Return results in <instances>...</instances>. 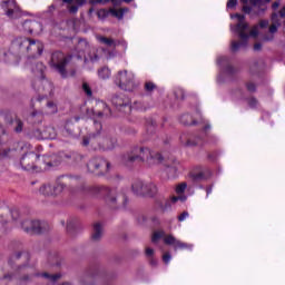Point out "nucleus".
I'll return each instance as SVG.
<instances>
[{
	"label": "nucleus",
	"mask_w": 285,
	"mask_h": 285,
	"mask_svg": "<svg viewBox=\"0 0 285 285\" xmlns=\"http://www.w3.org/2000/svg\"><path fill=\"white\" fill-rule=\"evenodd\" d=\"M161 154L150 150L148 147H136L121 156L124 166H132L135 161H146L149 166L161 164Z\"/></svg>",
	"instance_id": "1"
},
{
	"label": "nucleus",
	"mask_w": 285,
	"mask_h": 285,
	"mask_svg": "<svg viewBox=\"0 0 285 285\" xmlns=\"http://www.w3.org/2000/svg\"><path fill=\"white\" fill-rule=\"evenodd\" d=\"M87 190H89V193H92L94 195H105L106 203L111 208H126V206H128V197L124 194H117V190L115 189H110L106 186L96 185L92 187H88Z\"/></svg>",
	"instance_id": "2"
},
{
	"label": "nucleus",
	"mask_w": 285,
	"mask_h": 285,
	"mask_svg": "<svg viewBox=\"0 0 285 285\" xmlns=\"http://www.w3.org/2000/svg\"><path fill=\"white\" fill-rule=\"evenodd\" d=\"M235 18L238 19L239 23L236 26V32H238L240 42L232 41V51L237 52L242 47L246 46L248 43V33L246 30H248V23L244 22V16L236 13Z\"/></svg>",
	"instance_id": "3"
},
{
	"label": "nucleus",
	"mask_w": 285,
	"mask_h": 285,
	"mask_svg": "<svg viewBox=\"0 0 285 285\" xmlns=\"http://www.w3.org/2000/svg\"><path fill=\"white\" fill-rule=\"evenodd\" d=\"M115 83L119 86L121 90H126L127 92H132L137 85L135 83V73L128 70H120L115 76Z\"/></svg>",
	"instance_id": "4"
},
{
	"label": "nucleus",
	"mask_w": 285,
	"mask_h": 285,
	"mask_svg": "<svg viewBox=\"0 0 285 285\" xmlns=\"http://www.w3.org/2000/svg\"><path fill=\"white\" fill-rule=\"evenodd\" d=\"M97 108H102L98 109L94 112V128L96 131H90L89 137L90 138H95L97 137V135H99V132H101L102 126L101 122L99 121V119H106L108 117H110V115H112V111H110L108 105H106V102H98L97 104Z\"/></svg>",
	"instance_id": "5"
},
{
	"label": "nucleus",
	"mask_w": 285,
	"mask_h": 285,
	"mask_svg": "<svg viewBox=\"0 0 285 285\" xmlns=\"http://www.w3.org/2000/svg\"><path fill=\"white\" fill-rule=\"evenodd\" d=\"M76 50L78 52V59H81V55H83V52H87V55L85 56V63H88V61H91L92 63L99 61V50L95 47H90V45H88V41L86 40H79L76 46Z\"/></svg>",
	"instance_id": "6"
},
{
	"label": "nucleus",
	"mask_w": 285,
	"mask_h": 285,
	"mask_svg": "<svg viewBox=\"0 0 285 285\" xmlns=\"http://www.w3.org/2000/svg\"><path fill=\"white\" fill-rule=\"evenodd\" d=\"M131 189L135 195L148 197H155L159 190L155 183H144V180H135L131 185Z\"/></svg>",
	"instance_id": "7"
},
{
	"label": "nucleus",
	"mask_w": 285,
	"mask_h": 285,
	"mask_svg": "<svg viewBox=\"0 0 285 285\" xmlns=\"http://www.w3.org/2000/svg\"><path fill=\"white\" fill-rule=\"evenodd\" d=\"M72 56H66L61 51H56L51 55V67L61 75V77H67L66 66L70 63Z\"/></svg>",
	"instance_id": "8"
},
{
	"label": "nucleus",
	"mask_w": 285,
	"mask_h": 285,
	"mask_svg": "<svg viewBox=\"0 0 285 285\" xmlns=\"http://www.w3.org/2000/svg\"><path fill=\"white\" fill-rule=\"evenodd\" d=\"M10 217L13 222L19 219V212L18 210H10L8 208L2 209L0 213V230L1 233H10Z\"/></svg>",
	"instance_id": "9"
},
{
	"label": "nucleus",
	"mask_w": 285,
	"mask_h": 285,
	"mask_svg": "<svg viewBox=\"0 0 285 285\" xmlns=\"http://www.w3.org/2000/svg\"><path fill=\"white\" fill-rule=\"evenodd\" d=\"M87 168L89 173H97L99 170L100 173H108L110 170V163L104 158H92L87 164Z\"/></svg>",
	"instance_id": "10"
},
{
	"label": "nucleus",
	"mask_w": 285,
	"mask_h": 285,
	"mask_svg": "<svg viewBox=\"0 0 285 285\" xmlns=\"http://www.w3.org/2000/svg\"><path fill=\"white\" fill-rule=\"evenodd\" d=\"M164 243L167 246H173L174 250H193V245L191 244L184 243V242L177 239L173 235L165 236Z\"/></svg>",
	"instance_id": "11"
},
{
	"label": "nucleus",
	"mask_w": 285,
	"mask_h": 285,
	"mask_svg": "<svg viewBox=\"0 0 285 285\" xmlns=\"http://www.w3.org/2000/svg\"><path fill=\"white\" fill-rule=\"evenodd\" d=\"M65 185L61 181L57 183V186L52 187L50 185H42L39 189L40 195L45 197H50L52 195H60L63 191Z\"/></svg>",
	"instance_id": "12"
},
{
	"label": "nucleus",
	"mask_w": 285,
	"mask_h": 285,
	"mask_svg": "<svg viewBox=\"0 0 285 285\" xmlns=\"http://www.w3.org/2000/svg\"><path fill=\"white\" fill-rule=\"evenodd\" d=\"M17 46L20 48L22 52H35L37 50V40L30 38H19L17 40Z\"/></svg>",
	"instance_id": "13"
},
{
	"label": "nucleus",
	"mask_w": 285,
	"mask_h": 285,
	"mask_svg": "<svg viewBox=\"0 0 285 285\" xmlns=\"http://www.w3.org/2000/svg\"><path fill=\"white\" fill-rule=\"evenodd\" d=\"M21 226L27 235H30L31 237L37 235V220L35 218H26L21 223Z\"/></svg>",
	"instance_id": "14"
},
{
	"label": "nucleus",
	"mask_w": 285,
	"mask_h": 285,
	"mask_svg": "<svg viewBox=\"0 0 285 285\" xmlns=\"http://www.w3.org/2000/svg\"><path fill=\"white\" fill-rule=\"evenodd\" d=\"M18 28L24 32H28L29 35H32V31L35 30V19H22Z\"/></svg>",
	"instance_id": "15"
},
{
	"label": "nucleus",
	"mask_w": 285,
	"mask_h": 285,
	"mask_svg": "<svg viewBox=\"0 0 285 285\" xmlns=\"http://www.w3.org/2000/svg\"><path fill=\"white\" fill-rule=\"evenodd\" d=\"M63 3H67L69 12L75 14L79 10V7L83 4V0H62Z\"/></svg>",
	"instance_id": "16"
},
{
	"label": "nucleus",
	"mask_w": 285,
	"mask_h": 285,
	"mask_svg": "<svg viewBox=\"0 0 285 285\" xmlns=\"http://www.w3.org/2000/svg\"><path fill=\"white\" fill-rule=\"evenodd\" d=\"M26 69L35 75V71L37 70V57L33 53L27 57Z\"/></svg>",
	"instance_id": "17"
},
{
	"label": "nucleus",
	"mask_w": 285,
	"mask_h": 285,
	"mask_svg": "<svg viewBox=\"0 0 285 285\" xmlns=\"http://www.w3.org/2000/svg\"><path fill=\"white\" fill-rule=\"evenodd\" d=\"M31 159H36L35 154L26 155L22 157L20 164H21V166H23L24 170H35V163L30 164Z\"/></svg>",
	"instance_id": "18"
},
{
	"label": "nucleus",
	"mask_w": 285,
	"mask_h": 285,
	"mask_svg": "<svg viewBox=\"0 0 285 285\" xmlns=\"http://www.w3.org/2000/svg\"><path fill=\"white\" fill-rule=\"evenodd\" d=\"M180 141L183 144V146H204V141H202V138L197 137V138H189L186 140V136H181L180 137Z\"/></svg>",
	"instance_id": "19"
},
{
	"label": "nucleus",
	"mask_w": 285,
	"mask_h": 285,
	"mask_svg": "<svg viewBox=\"0 0 285 285\" xmlns=\"http://www.w3.org/2000/svg\"><path fill=\"white\" fill-rule=\"evenodd\" d=\"M102 235H104V226H101V224H99V223L94 224L91 239L94 242H99V239H101Z\"/></svg>",
	"instance_id": "20"
},
{
	"label": "nucleus",
	"mask_w": 285,
	"mask_h": 285,
	"mask_svg": "<svg viewBox=\"0 0 285 285\" xmlns=\"http://www.w3.org/2000/svg\"><path fill=\"white\" fill-rule=\"evenodd\" d=\"M97 40L99 41V43H102V46H107V48H117L118 42L112 38L97 36Z\"/></svg>",
	"instance_id": "21"
},
{
	"label": "nucleus",
	"mask_w": 285,
	"mask_h": 285,
	"mask_svg": "<svg viewBox=\"0 0 285 285\" xmlns=\"http://www.w3.org/2000/svg\"><path fill=\"white\" fill-rule=\"evenodd\" d=\"M264 1L268 3L271 0H249V2L254 6V8H258V11L256 12V14H262V12L266 10V3Z\"/></svg>",
	"instance_id": "22"
},
{
	"label": "nucleus",
	"mask_w": 285,
	"mask_h": 285,
	"mask_svg": "<svg viewBox=\"0 0 285 285\" xmlns=\"http://www.w3.org/2000/svg\"><path fill=\"white\" fill-rule=\"evenodd\" d=\"M7 17L9 19H19V17H23V12H21V9L19 7H14L13 9H8L6 11Z\"/></svg>",
	"instance_id": "23"
},
{
	"label": "nucleus",
	"mask_w": 285,
	"mask_h": 285,
	"mask_svg": "<svg viewBox=\"0 0 285 285\" xmlns=\"http://www.w3.org/2000/svg\"><path fill=\"white\" fill-rule=\"evenodd\" d=\"M111 104L112 106H115L116 108H118L119 110H121V108L128 106V104H126L124 101V98L122 97H119V96H115L111 98Z\"/></svg>",
	"instance_id": "24"
},
{
	"label": "nucleus",
	"mask_w": 285,
	"mask_h": 285,
	"mask_svg": "<svg viewBox=\"0 0 285 285\" xmlns=\"http://www.w3.org/2000/svg\"><path fill=\"white\" fill-rule=\"evenodd\" d=\"M125 12H128V9H115V8L109 9V14H111L112 17H116V19H124Z\"/></svg>",
	"instance_id": "25"
},
{
	"label": "nucleus",
	"mask_w": 285,
	"mask_h": 285,
	"mask_svg": "<svg viewBox=\"0 0 285 285\" xmlns=\"http://www.w3.org/2000/svg\"><path fill=\"white\" fill-rule=\"evenodd\" d=\"M48 230H50V225L43 220H39L37 227L38 235H43V233H48Z\"/></svg>",
	"instance_id": "26"
},
{
	"label": "nucleus",
	"mask_w": 285,
	"mask_h": 285,
	"mask_svg": "<svg viewBox=\"0 0 285 285\" xmlns=\"http://www.w3.org/2000/svg\"><path fill=\"white\" fill-rule=\"evenodd\" d=\"M41 86L43 90H46L47 94H45V97H50L52 95V82L49 80L43 79L41 81Z\"/></svg>",
	"instance_id": "27"
},
{
	"label": "nucleus",
	"mask_w": 285,
	"mask_h": 285,
	"mask_svg": "<svg viewBox=\"0 0 285 285\" xmlns=\"http://www.w3.org/2000/svg\"><path fill=\"white\" fill-rule=\"evenodd\" d=\"M272 21L273 23L269 27V32L275 33L277 32V28H279V20H277V13L272 14Z\"/></svg>",
	"instance_id": "28"
},
{
	"label": "nucleus",
	"mask_w": 285,
	"mask_h": 285,
	"mask_svg": "<svg viewBox=\"0 0 285 285\" xmlns=\"http://www.w3.org/2000/svg\"><path fill=\"white\" fill-rule=\"evenodd\" d=\"M37 276L38 277H45V279H49V282H57V279H61V274L50 275L48 273H40Z\"/></svg>",
	"instance_id": "29"
},
{
	"label": "nucleus",
	"mask_w": 285,
	"mask_h": 285,
	"mask_svg": "<svg viewBox=\"0 0 285 285\" xmlns=\"http://www.w3.org/2000/svg\"><path fill=\"white\" fill-rule=\"evenodd\" d=\"M161 237H164V239H166V232H164V230H156V232H154V234L151 236V242L154 244H157V242H159V239H161Z\"/></svg>",
	"instance_id": "30"
},
{
	"label": "nucleus",
	"mask_w": 285,
	"mask_h": 285,
	"mask_svg": "<svg viewBox=\"0 0 285 285\" xmlns=\"http://www.w3.org/2000/svg\"><path fill=\"white\" fill-rule=\"evenodd\" d=\"M98 77L100 79H110V70L108 69V67H102L101 69H99Z\"/></svg>",
	"instance_id": "31"
},
{
	"label": "nucleus",
	"mask_w": 285,
	"mask_h": 285,
	"mask_svg": "<svg viewBox=\"0 0 285 285\" xmlns=\"http://www.w3.org/2000/svg\"><path fill=\"white\" fill-rule=\"evenodd\" d=\"M57 110V104L52 100H49L47 102V115H55Z\"/></svg>",
	"instance_id": "32"
},
{
	"label": "nucleus",
	"mask_w": 285,
	"mask_h": 285,
	"mask_svg": "<svg viewBox=\"0 0 285 285\" xmlns=\"http://www.w3.org/2000/svg\"><path fill=\"white\" fill-rule=\"evenodd\" d=\"M14 132H22L23 130V121H21L20 119H16L11 121Z\"/></svg>",
	"instance_id": "33"
},
{
	"label": "nucleus",
	"mask_w": 285,
	"mask_h": 285,
	"mask_svg": "<svg viewBox=\"0 0 285 285\" xmlns=\"http://www.w3.org/2000/svg\"><path fill=\"white\" fill-rule=\"evenodd\" d=\"M117 146V139L116 138H107L105 139V147L110 150Z\"/></svg>",
	"instance_id": "34"
},
{
	"label": "nucleus",
	"mask_w": 285,
	"mask_h": 285,
	"mask_svg": "<svg viewBox=\"0 0 285 285\" xmlns=\"http://www.w3.org/2000/svg\"><path fill=\"white\" fill-rule=\"evenodd\" d=\"M145 90L146 92H155V90H157V85L153 81H147L145 82Z\"/></svg>",
	"instance_id": "35"
},
{
	"label": "nucleus",
	"mask_w": 285,
	"mask_h": 285,
	"mask_svg": "<svg viewBox=\"0 0 285 285\" xmlns=\"http://www.w3.org/2000/svg\"><path fill=\"white\" fill-rule=\"evenodd\" d=\"M82 90L87 97H92V89H90V85H88V82L82 83Z\"/></svg>",
	"instance_id": "36"
},
{
	"label": "nucleus",
	"mask_w": 285,
	"mask_h": 285,
	"mask_svg": "<svg viewBox=\"0 0 285 285\" xmlns=\"http://www.w3.org/2000/svg\"><path fill=\"white\" fill-rule=\"evenodd\" d=\"M52 128H47L45 131L40 132V139H53V137L48 134Z\"/></svg>",
	"instance_id": "37"
},
{
	"label": "nucleus",
	"mask_w": 285,
	"mask_h": 285,
	"mask_svg": "<svg viewBox=\"0 0 285 285\" xmlns=\"http://www.w3.org/2000/svg\"><path fill=\"white\" fill-rule=\"evenodd\" d=\"M186 183H181L179 185L176 186L175 191L177 193V195H181L184 193V190H186Z\"/></svg>",
	"instance_id": "38"
},
{
	"label": "nucleus",
	"mask_w": 285,
	"mask_h": 285,
	"mask_svg": "<svg viewBox=\"0 0 285 285\" xmlns=\"http://www.w3.org/2000/svg\"><path fill=\"white\" fill-rule=\"evenodd\" d=\"M247 104H248L249 108H257L259 102L255 98H249L247 100Z\"/></svg>",
	"instance_id": "39"
},
{
	"label": "nucleus",
	"mask_w": 285,
	"mask_h": 285,
	"mask_svg": "<svg viewBox=\"0 0 285 285\" xmlns=\"http://www.w3.org/2000/svg\"><path fill=\"white\" fill-rule=\"evenodd\" d=\"M188 217H190V214H188V212H183V213L178 216V222H186V219H188Z\"/></svg>",
	"instance_id": "40"
},
{
	"label": "nucleus",
	"mask_w": 285,
	"mask_h": 285,
	"mask_svg": "<svg viewBox=\"0 0 285 285\" xmlns=\"http://www.w3.org/2000/svg\"><path fill=\"white\" fill-rule=\"evenodd\" d=\"M3 279H6L7 282H17V276L12 274H6L3 276Z\"/></svg>",
	"instance_id": "41"
},
{
	"label": "nucleus",
	"mask_w": 285,
	"mask_h": 285,
	"mask_svg": "<svg viewBox=\"0 0 285 285\" xmlns=\"http://www.w3.org/2000/svg\"><path fill=\"white\" fill-rule=\"evenodd\" d=\"M246 88L249 92H255V90H257V86L254 82H247Z\"/></svg>",
	"instance_id": "42"
},
{
	"label": "nucleus",
	"mask_w": 285,
	"mask_h": 285,
	"mask_svg": "<svg viewBox=\"0 0 285 285\" xmlns=\"http://www.w3.org/2000/svg\"><path fill=\"white\" fill-rule=\"evenodd\" d=\"M179 199H180L181 202H185L186 197L173 196V197L170 198V202H171V204H177V202H179Z\"/></svg>",
	"instance_id": "43"
},
{
	"label": "nucleus",
	"mask_w": 285,
	"mask_h": 285,
	"mask_svg": "<svg viewBox=\"0 0 285 285\" xmlns=\"http://www.w3.org/2000/svg\"><path fill=\"white\" fill-rule=\"evenodd\" d=\"M173 257L170 256V253H165L164 255H163V262L165 263V264H170V259H171Z\"/></svg>",
	"instance_id": "44"
},
{
	"label": "nucleus",
	"mask_w": 285,
	"mask_h": 285,
	"mask_svg": "<svg viewBox=\"0 0 285 285\" xmlns=\"http://www.w3.org/2000/svg\"><path fill=\"white\" fill-rule=\"evenodd\" d=\"M235 6H237V0H228L227 1V8L233 10V8H235Z\"/></svg>",
	"instance_id": "45"
},
{
	"label": "nucleus",
	"mask_w": 285,
	"mask_h": 285,
	"mask_svg": "<svg viewBox=\"0 0 285 285\" xmlns=\"http://www.w3.org/2000/svg\"><path fill=\"white\" fill-rule=\"evenodd\" d=\"M193 178L195 181H199V179H204V173L194 174Z\"/></svg>",
	"instance_id": "46"
},
{
	"label": "nucleus",
	"mask_w": 285,
	"mask_h": 285,
	"mask_svg": "<svg viewBox=\"0 0 285 285\" xmlns=\"http://www.w3.org/2000/svg\"><path fill=\"white\" fill-rule=\"evenodd\" d=\"M153 255H155V249L150 248V247H147L146 248V256L147 257H153Z\"/></svg>",
	"instance_id": "47"
},
{
	"label": "nucleus",
	"mask_w": 285,
	"mask_h": 285,
	"mask_svg": "<svg viewBox=\"0 0 285 285\" xmlns=\"http://www.w3.org/2000/svg\"><path fill=\"white\" fill-rule=\"evenodd\" d=\"M250 37H257V35H259V30L257 27H254L250 32H249Z\"/></svg>",
	"instance_id": "48"
},
{
	"label": "nucleus",
	"mask_w": 285,
	"mask_h": 285,
	"mask_svg": "<svg viewBox=\"0 0 285 285\" xmlns=\"http://www.w3.org/2000/svg\"><path fill=\"white\" fill-rule=\"evenodd\" d=\"M252 11H253V9L247 4H245L243 7V12H245V14H250Z\"/></svg>",
	"instance_id": "49"
},
{
	"label": "nucleus",
	"mask_w": 285,
	"mask_h": 285,
	"mask_svg": "<svg viewBox=\"0 0 285 285\" xmlns=\"http://www.w3.org/2000/svg\"><path fill=\"white\" fill-rule=\"evenodd\" d=\"M254 50H255L256 52H259V50H262V43L256 42V43L254 45Z\"/></svg>",
	"instance_id": "50"
},
{
	"label": "nucleus",
	"mask_w": 285,
	"mask_h": 285,
	"mask_svg": "<svg viewBox=\"0 0 285 285\" xmlns=\"http://www.w3.org/2000/svg\"><path fill=\"white\" fill-rule=\"evenodd\" d=\"M90 144V138L83 137L82 138V146H88Z\"/></svg>",
	"instance_id": "51"
},
{
	"label": "nucleus",
	"mask_w": 285,
	"mask_h": 285,
	"mask_svg": "<svg viewBox=\"0 0 285 285\" xmlns=\"http://www.w3.org/2000/svg\"><path fill=\"white\" fill-rule=\"evenodd\" d=\"M261 28H266L268 26V20H263L259 22Z\"/></svg>",
	"instance_id": "52"
},
{
	"label": "nucleus",
	"mask_w": 285,
	"mask_h": 285,
	"mask_svg": "<svg viewBox=\"0 0 285 285\" xmlns=\"http://www.w3.org/2000/svg\"><path fill=\"white\" fill-rule=\"evenodd\" d=\"M19 282H20V284H23L24 282H30V276H24Z\"/></svg>",
	"instance_id": "53"
},
{
	"label": "nucleus",
	"mask_w": 285,
	"mask_h": 285,
	"mask_svg": "<svg viewBox=\"0 0 285 285\" xmlns=\"http://www.w3.org/2000/svg\"><path fill=\"white\" fill-rule=\"evenodd\" d=\"M279 17H282L283 19H285V7H283L279 11Z\"/></svg>",
	"instance_id": "54"
},
{
	"label": "nucleus",
	"mask_w": 285,
	"mask_h": 285,
	"mask_svg": "<svg viewBox=\"0 0 285 285\" xmlns=\"http://www.w3.org/2000/svg\"><path fill=\"white\" fill-rule=\"evenodd\" d=\"M272 8H273L274 10H277V9L279 8V2H274V3L272 4Z\"/></svg>",
	"instance_id": "55"
},
{
	"label": "nucleus",
	"mask_w": 285,
	"mask_h": 285,
	"mask_svg": "<svg viewBox=\"0 0 285 285\" xmlns=\"http://www.w3.org/2000/svg\"><path fill=\"white\" fill-rule=\"evenodd\" d=\"M90 3H104V0H89Z\"/></svg>",
	"instance_id": "56"
},
{
	"label": "nucleus",
	"mask_w": 285,
	"mask_h": 285,
	"mask_svg": "<svg viewBox=\"0 0 285 285\" xmlns=\"http://www.w3.org/2000/svg\"><path fill=\"white\" fill-rule=\"evenodd\" d=\"M108 1H111V3L117 4V3H121V1H124V0H108Z\"/></svg>",
	"instance_id": "57"
},
{
	"label": "nucleus",
	"mask_w": 285,
	"mask_h": 285,
	"mask_svg": "<svg viewBox=\"0 0 285 285\" xmlns=\"http://www.w3.org/2000/svg\"><path fill=\"white\" fill-rule=\"evenodd\" d=\"M1 157H8V151L3 150V153H0Z\"/></svg>",
	"instance_id": "58"
},
{
	"label": "nucleus",
	"mask_w": 285,
	"mask_h": 285,
	"mask_svg": "<svg viewBox=\"0 0 285 285\" xmlns=\"http://www.w3.org/2000/svg\"><path fill=\"white\" fill-rule=\"evenodd\" d=\"M43 70H46V67H43V65L40 63V72H43Z\"/></svg>",
	"instance_id": "59"
},
{
	"label": "nucleus",
	"mask_w": 285,
	"mask_h": 285,
	"mask_svg": "<svg viewBox=\"0 0 285 285\" xmlns=\"http://www.w3.org/2000/svg\"><path fill=\"white\" fill-rule=\"evenodd\" d=\"M75 75H76V71H75V70H71V71H70V76H71V77H75Z\"/></svg>",
	"instance_id": "60"
},
{
	"label": "nucleus",
	"mask_w": 285,
	"mask_h": 285,
	"mask_svg": "<svg viewBox=\"0 0 285 285\" xmlns=\"http://www.w3.org/2000/svg\"><path fill=\"white\" fill-rule=\"evenodd\" d=\"M210 193H213V188L207 189V195H210Z\"/></svg>",
	"instance_id": "61"
},
{
	"label": "nucleus",
	"mask_w": 285,
	"mask_h": 285,
	"mask_svg": "<svg viewBox=\"0 0 285 285\" xmlns=\"http://www.w3.org/2000/svg\"><path fill=\"white\" fill-rule=\"evenodd\" d=\"M240 3H248V0H240Z\"/></svg>",
	"instance_id": "62"
},
{
	"label": "nucleus",
	"mask_w": 285,
	"mask_h": 285,
	"mask_svg": "<svg viewBox=\"0 0 285 285\" xmlns=\"http://www.w3.org/2000/svg\"><path fill=\"white\" fill-rule=\"evenodd\" d=\"M49 166H52V164H51V163H49Z\"/></svg>",
	"instance_id": "63"
}]
</instances>
